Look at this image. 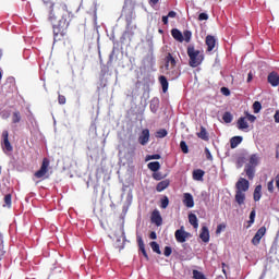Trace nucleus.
I'll use <instances>...</instances> for the list:
<instances>
[{
  "label": "nucleus",
  "instance_id": "1",
  "mask_svg": "<svg viewBox=\"0 0 279 279\" xmlns=\"http://www.w3.org/2000/svg\"><path fill=\"white\" fill-rule=\"evenodd\" d=\"M48 21L52 25L54 43H60L66 36V29H69V25L73 21V13L69 11V7L64 2H60L57 5L51 4Z\"/></svg>",
  "mask_w": 279,
  "mask_h": 279
},
{
  "label": "nucleus",
  "instance_id": "2",
  "mask_svg": "<svg viewBox=\"0 0 279 279\" xmlns=\"http://www.w3.org/2000/svg\"><path fill=\"white\" fill-rule=\"evenodd\" d=\"M187 56L190 58L189 64L192 66V69H196V66H199V64L204 62V53H202L199 50H196L195 46L187 47Z\"/></svg>",
  "mask_w": 279,
  "mask_h": 279
},
{
  "label": "nucleus",
  "instance_id": "3",
  "mask_svg": "<svg viewBox=\"0 0 279 279\" xmlns=\"http://www.w3.org/2000/svg\"><path fill=\"white\" fill-rule=\"evenodd\" d=\"M49 158H44L39 170L34 173V178H37V180H49V174H47L49 173Z\"/></svg>",
  "mask_w": 279,
  "mask_h": 279
},
{
  "label": "nucleus",
  "instance_id": "4",
  "mask_svg": "<svg viewBox=\"0 0 279 279\" xmlns=\"http://www.w3.org/2000/svg\"><path fill=\"white\" fill-rule=\"evenodd\" d=\"M1 146L4 151V154H8V151H14V147H12V144L10 143V133L8 130H4L1 135Z\"/></svg>",
  "mask_w": 279,
  "mask_h": 279
},
{
  "label": "nucleus",
  "instance_id": "5",
  "mask_svg": "<svg viewBox=\"0 0 279 279\" xmlns=\"http://www.w3.org/2000/svg\"><path fill=\"white\" fill-rule=\"evenodd\" d=\"M265 234H267V228L266 227H260L257 232L255 233V235L253 236L251 243L253 245H260V240L263 239V236H265Z\"/></svg>",
  "mask_w": 279,
  "mask_h": 279
},
{
  "label": "nucleus",
  "instance_id": "6",
  "mask_svg": "<svg viewBox=\"0 0 279 279\" xmlns=\"http://www.w3.org/2000/svg\"><path fill=\"white\" fill-rule=\"evenodd\" d=\"M235 189L240 191V193H246V191H250V181L245 178H240L235 183Z\"/></svg>",
  "mask_w": 279,
  "mask_h": 279
},
{
  "label": "nucleus",
  "instance_id": "7",
  "mask_svg": "<svg viewBox=\"0 0 279 279\" xmlns=\"http://www.w3.org/2000/svg\"><path fill=\"white\" fill-rule=\"evenodd\" d=\"M174 236L178 243H186V239H189V232L184 231V227L178 229L174 232Z\"/></svg>",
  "mask_w": 279,
  "mask_h": 279
},
{
  "label": "nucleus",
  "instance_id": "8",
  "mask_svg": "<svg viewBox=\"0 0 279 279\" xmlns=\"http://www.w3.org/2000/svg\"><path fill=\"white\" fill-rule=\"evenodd\" d=\"M4 89L7 93H14L16 90V78L9 76L4 83Z\"/></svg>",
  "mask_w": 279,
  "mask_h": 279
},
{
  "label": "nucleus",
  "instance_id": "9",
  "mask_svg": "<svg viewBox=\"0 0 279 279\" xmlns=\"http://www.w3.org/2000/svg\"><path fill=\"white\" fill-rule=\"evenodd\" d=\"M150 221L151 223H155L157 228H160L162 226V216L160 215V210L155 209L150 215Z\"/></svg>",
  "mask_w": 279,
  "mask_h": 279
},
{
  "label": "nucleus",
  "instance_id": "10",
  "mask_svg": "<svg viewBox=\"0 0 279 279\" xmlns=\"http://www.w3.org/2000/svg\"><path fill=\"white\" fill-rule=\"evenodd\" d=\"M205 45L207 46V51H213L217 45V39H215V36L213 35H207Z\"/></svg>",
  "mask_w": 279,
  "mask_h": 279
},
{
  "label": "nucleus",
  "instance_id": "11",
  "mask_svg": "<svg viewBox=\"0 0 279 279\" xmlns=\"http://www.w3.org/2000/svg\"><path fill=\"white\" fill-rule=\"evenodd\" d=\"M140 145H147L149 143V129H144L138 136Z\"/></svg>",
  "mask_w": 279,
  "mask_h": 279
},
{
  "label": "nucleus",
  "instance_id": "12",
  "mask_svg": "<svg viewBox=\"0 0 279 279\" xmlns=\"http://www.w3.org/2000/svg\"><path fill=\"white\" fill-rule=\"evenodd\" d=\"M183 204L186 208H193L195 206V201L193 199V195L191 193L183 194Z\"/></svg>",
  "mask_w": 279,
  "mask_h": 279
},
{
  "label": "nucleus",
  "instance_id": "13",
  "mask_svg": "<svg viewBox=\"0 0 279 279\" xmlns=\"http://www.w3.org/2000/svg\"><path fill=\"white\" fill-rule=\"evenodd\" d=\"M199 239L203 241V243H208L210 241V231L208 230V227H202Z\"/></svg>",
  "mask_w": 279,
  "mask_h": 279
},
{
  "label": "nucleus",
  "instance_id": "14",
  "mask_svg": "<svg viewBox=\"0 0 279 279\" xmlns=\"http://www.w3.org/2000/svg\"><path fill=\"white\" fill-rule=\"evenodd\" d=\"M137 245L144 258H146V260H149V255H147V251L145 250V242L143 241V238L141 235H137Z\"/></svg>",
  "mask_w": 279,
  "mask_h": 279
},
{
  "label": "nucleus",
  "instance_id": "15",
  "mask_svg": "<svg viewBox=\"0 0 279 279\" xmlns=\"http://www.w3.org/2000/svg\"><path fill=\"white\" fill-rule=\"evenodd\" d=\"M268 84L274 87L279 86V75L277 72H271L268 74Z\"/></svg>",
  "mask_w": 279,
  "mask_h": 279
},
{
  "label": "nucleus",
  "instance_id": "16",
  "mask_svg": "<svg viewBox=\"0 0 279 279\" xmlns=\"http://www.w3.org/2000/svg\"><path fill=\"white\" fill-rule=\"evenodd\" d=\"M171 36L174 38V40H178V43H184V35L180 29L178 28H172L171 29Z\"/></svg>",
  "mask_w": 279,
  "mask_h": 279
},
{
  "label": "nucleus",
  "instance_id": "17",
  "mask_svg": "<svg viewBox=\"0 0 279 279\" xmlns=\"http://www.w3.org/2000/svg\"><path fill=\"white\" fill-rule=\"evenodd\" d=\"M236 125H238V130L245 131L250 129V124H247V120L244 117H241L238 119Z\"/></svg>",
  "mask_w": 279,
  "mask_h": 279
},
{
  "label": "nucleus",
  "instance_id": "18",
  "mask_svg": "<svg viewBox=\"0 0 279 279\" xmlns=\"http://www.w3.org/2000/svg\"><path fill=\"white\" fill-rule=\"evenodd\" d=\"M177 62H175V58H173V54L168 53L166 57V69L167 71H169V66L170 69H174Z\"/></svg>",
  "mask_w": 279,
  "mask_h": 279
},
{
  "label": "nucleus",
  "instance_id": "19",
  "mask_svg": "<svg viewBox=\"0 0 279 279\" xmlns=\"http://www.w3.org/2000/svg\"><path fill=\"white\" fill-rule=\"evenodd\" d=\"M169 184H171V181H169L168 179L159 182L157 185H156V191L157 193H162V191H165L166 189H169Z\"/></svg>",
  "mask_w": 279,
  "mask_h": 279
},
{
  "label": "nucleus",
  "instance_id": "20",
  "mask_svg": "<svg viewBox=\"0 0 279 279\" xmlns=\"http://www.w3.org/2000/svg\"><path fill=\"white\" fill-rule=\"evenodd\" d=\"M241 143H243V137L242 136L231 137V140H230L231 149H236V147H239V145H241Z\"/></svg>",
  "mask_w": 279,
  "mask_h": 279
},
{
  "label": "nucleus",
  "instance_id": "21",
  "mask_svg": "<svg viewBox=\"0 0 279 279\" xmlns=\"http://www.w3.org/2000/svg\"><path fill=\"white\" fill-rule=\"evenodd\" d=\"M263 185H256L254 193H253V199L254 202H260V197H263Z\"/></svg>",
  "mask_w": 279,
  "mask_h": 279
},
{
  "label": "nucleus",
  "instance_id": "22",
  "mask_svg": "<svg viewBox=\"0 0 279 279\" xmlns=\"http://www.w3.org/2000/svg\"><path fill=\"white\" fill-rule=\"evenodd\" d=\"M235 202L239 206H243V204H245V193L235 191Z\"/></svg>",
  "mask_w": 279,
  "mask_h": 279
},
{
  "label": "nucleus",
  "instance_id": "23",
  "mask_svg": "<svg viewBox=\"0 0 279 279\" xmlns=\"http://www.w3.org/2000/svg\"><path fill=\"white\" fill-rule=\"evenodd\" d=\"M206 172L202 169H196L193 171V180H197L198 182H202L204 180V175Z\"/></svg>",
  "mask_w": 279,
  "mask_h": 279
},
{
  "label": "nucleus",
  "instance_id": "24",
  "mask_svg": "<svg viewBox=\"0 0 279 279\" xmlns=\"http://www.w3.org/2000/svg\"><path fill=\"white\" fill-rule=\"evenodd\" d=\"M158 80L162 87V93H167V90H169V81H167V76L161 75V76H159Z\"/></svg>",
  "mask_w": 279,
  "mask_h": 279
},
{
  "label": "nucleus",
  "instance_id": "25",
  "mask_svg": "<svg viewBox=\"0 0 279 279\" xmlns=\"http://www.w3.org/2000/svg\"><path fill=\"white\" fill-rule=\"evenodd\" d=\"M189 221L193 228L197 229L199 228V222L197 220V216L195 214H190L189 215Z\"/></svg>",
  "mask_w": 279,
  "mask_h": 279
},
{
  "label": "nucleus",
  "instance_id": "26",
  "mask_svg": "<svg viewBox=\"0 0 279 279\" xmlns=\"http://www.w3.org/2000/svg\"><path fill=\"white\" fill-rule=\"evenodd\" d=\"M148 169L150 171L157 172L160 170V162L159 161H151L147 165Z\"/></svg>",
  "mask_w": 279,
  "mask_h": 279
},
{
  "label": "nucleus",
  "instance_id": "27",
  "mask_svg": "<svg viewBox=\"0 0 279 279\" xmlns=\"http://www.w3.org/2000/svg\"><path fill=\"white\" fill-rule=\"evenodd\" d=\"M197 136L202 141H208V132L206 131V128L201 126V132L197 133Z\"/></svg>",
  "mask_w": 279,
  "mask_h": 279
},
{
  "label": "nucleus",
  "instance_id": "28",
  "mask_svg": "<svg viewBox=\"0 0 279 279\" xmlns=\"http://www.w3.org/2000/svg\"><path fill=\"white\" fill-rule=\"evenodd\" d=\"M245 173H246L248 180H254V173H255L254 167L247 166L245 168Z\"/></svg>",
  "mask_w": 279,
  "mask_h": 279
},
{
  "label": "nucleus",
  "instance_id": "29",
  "mask_svg": "<svg viewBox=\"0 0 279 279\" xmlns=\"http://www.w3.org/2000/svg\"><path fill=\"white\" fill-rule=\"evenodd\" d=\"M258 160H259L258 155L256 154L251 155L250 157L251 167H258Z\"/></svg>",
  "mask_w": 279,
  "mask_h": 279
},
{
  "label": "nucleus",
  "instance_id": "30",
  "mask_svg": "<svg viewBox=\"0 0 279 279\" xmlns=\"http://www.w3.org/2000/svg\"><path fill=\"white\" fill-rule=\"evenodd\" d=\"M21 111H14L12 114V123H21Z\"/></svg>",
  "mask_w": 279,
  "mask_h": 279
},
{
  "label": "nucleus",
  "instance_id": "31",
  "mask_svg": "<svg viewBox=\"0 0 279 279\" xmlns=\"http://www.w3.org/2000/svg\"><path fill=\"white\" fill-rule=\"evenodd\" d=\"M150 247L155 254H162L160 251V244H158V242H150Z\"/></svg>",
  "mask_w": 279,
  "mask_h": 279
},
{
  "label": "nucleus",
  "instance_id": "32",
  "mask_svg": "<svg viewBox=\"0 0 279 279\" xmlns=\"http://www.w3.org/2000/svg\"><path fill=\"white\" fill-rule=\"evenodd\" d=\"M3 206H7V208L12 207V194H7L4 196V205Z\"/></svg>",
  "mask_w": 279,
  "mask_h": 279
},
{
  "label": "nucleus",
  "instance_id": "33",
  "mask_svg": "<svg viewBox=\"0 0 279 279\" xmlns=\"http://www.w3.org/2000/svg\"><path fill=\"white\" fill-rule=\"evenodd\" d=\"M256 219V210H252L251 214H250V220L247 221L248 226L247 228H252V225L254 223Z\"/></svg>",
  "mask_w": 279,
  "mask_h": 279
},
{
  "label": "nucleus",
  "instance_id": "34",
  "mask_svg": "<svg viewBox=\"0 0 279 279\" xmlns=\"http://www.w3.org/2000/svg\"><path fill=\"white\" fill-rule=\"evenodd\" d=\"M222 120L225 121V123H232V113L230 112H225L222 116Z\"/></svg>",
  "mask_w": 279,
  "mask_h": 279
},
{
  "label": "nucleus",
  "instance_id": "35",
  "mask_svg": "<svg viewBox=\"0 0 279 279\" xmlns=\"http://www.w3.org/2000/svg\"><path fill=\"white\" fill-rule=\"evenodd\" d=\"M192 36H193V33H191V31L183 32V40H185V43H191Z\"/></svg>",
  "mask_w": 279,
  "mask_h": 279
},
{
  "label": "nucleus",
  "instance_id": "36",
  "mask_svg": "<svg viewBox=\"0 0 279 279\" xmlns=\"http://www.w3.org/2000/svg\"><path fill=\"white\" fill-rule=\"evenodd\" d=\"M193 278L194 279H206V276L203 275V272L199 270H193Z\"/></svg>",
  "mask_w": 279,
  "mask_h": 279
},
{
  "label": "nucleus",
  "instance_id": "37",
  "mask_svg": "<svg viewBox=\"0 0 279 279\" xmlns=\"http://www.w3.org/2000/svg\"><path fill=\"white\" fill-rule=\"evenodd\" d=\"M169 206V197L163 196L160 201V208L166 209Z\"/></svg>",
  "mask_w": 279,
  "mask_h": 279
},
{
  "label": "nucleus",
  "instance_id": "38",
  "mask_svg": "<svg viewBox=\"0 0 279 279\" xmlns=\"http://www.w3.org/2000/svg\"><path fill=\"white\" fill-rule=\"evenodd\" d=\"M262 108H263V105H260L259 101H255L253 104V110H254L255 114H258V112H260Z\"/></svg>",
  "mask_w": 279,
  "mask_h": 279
},
{
  "label": "nucleus",
  "instance_id": "39",
  "mask_svg": "<svg viewBox=\"0 0 279 279\" xmlns=\"http://www.w3.org/2000/svg\"><path fill=\"white\" fill-rule=\"evenodd\" d=\"M168 132L166 129H160L159 131H157L156 133V137L157 138H165V136H167Z\"/></svg>",
  "mask_w": 279,
  "mask_h": 279
},
{
  "label": "nucleus",
  "instance_id": "40",
  "mask_svg": "<svg viewBox=\"0 0 279 279\" xmlns=\"http://www.w3.org/2000/svg\"><path fill=\"white\" fill-rule=\"evenodd\" d=\"M180 148H181V151H183V154H189V145H186V142L181 141Z\"/></svg>",
  "mask_w": 279,
  "mask_h": 279
},
{
  "label": "nucleus",
  "instance_id": "41",
  "mask_svg": "<svg viewBox=\"0 0 279 279\" xmlns=\"http://www.w3.org/2000/svg\"><path fill=\"white\" fill-rule=\"evenodd\" d=\"M150 110L154 113L158 112V100H151V102H150Z\"/></svg>",
  "mask_w": 279,
  "mask_h": 279
},
{
  "label": "nucleus",
  "instance_id": "42",
  "mask_svg": "<svg viewBox=\"0 0 279 279\" xmlns=\"http://www.w3.org/2000/svg\"><path fill=\"white\" fill-rule=\"evenodd\" d=\"M3 254H5V251L3 250V235H0V260L3 258Z\"/></svg>",
  "mask_w": 279,
  "mask_h": 279
},
{
  "label": "nucleus",
  "instance_id": "43",
  "mask_svg": "<svg viewBox=\"0 0 279 279\" xmlns=\"http://www.w3.org/2000/svg\"><path fill=\"white\" fill-rule=\"evenodd\" d=\"M173 253V250L171 248V246H166L165 251H163V255L169 258V256H171V254Z\"/></svg>",
  "mask_w": 279,
  "mask_h": 279
},
{
  "label": "nucleus",
  "instance_id": "44",
  "mask_svg": "<svg viewBox=\"0 0 279 279\" xmlns=\"http://www.w3.org/2000/svg\"><path fill=\"white\" fill-rule=\"evenodd\" d=\"M223 230H226V223L218 225L217 229H216V234H221V232H223Z\"/></svg>",
  "mask_w": 279,
  "mask_h": 279
},
{
  "label": "nucleus",
  "instance_id": "45",
  "mask_svg": "<svg viewBox=\"0 0 279 279\" xmlns=\"http://www.w3.org/2000/svg\"><path fill=\"white\" fill-rule=\"evenodd\" d=\"M245 114L246 116L244 118H246V121H250V123H254V121H256V116L250 114L248 112H246Z\"/></svg>",
  "mask_w": 279,
  "mask_h": 279
},
{
  "label": "nucleus",
  "instance_id": "46",
  "mask_svg": "<svg viewBox=\"0 0 279 279\" xmlns=\"http://www.w3.org/2000/svg\"><path fill=\"white\" fill-rule=\"evenodd\" d=\"M146 160H160V155L159 154L148 155L146 156Z\"/></svg>",
  "mask_w": 279,
  "mask_h": 279
},
{
  "label": "nucleus",
  "instance_id": "47",
  "mask_svg": "<svg viewBox=\"0 0 279 279\" xmlns=\"http://www.w3.org/2000/svg\"><path fill=\"white\" fill-rule=\"evenodd\" d=\"M220 93H222L225 97H230V89L228 87H221Z\"/></svg>",
  "mask_w": 279,
  "mask_h": 279
},
{
  "label": "nucleus",
  "instance_id": "48",
  "mask_svg": "<svg viewBox=\"0 0 279 279\" xmlns=\"http://www.w3.org/2000/svg\"><path fill=\"white\" fill-rule=\"evenodd\" d=\"M58 101L61 106H64V104H66V97H64V95H59Z\"/></svg>",
  "mask_w": 279,
  "mask_h": 279
},
{
  "label": "nucleus",
  "instance_id": "49",
  "mask_svg": "<svg viewBox=\"0 0 279 279\" xmlns=\"http://www.w3.org/2000/svg\"><path fill=\"white\" fill-rule=\"evenodd\" d=\"M153 178H154V180L160 181V180H162L163 177H162L161 172H155L153 174Z\"/></svg>",
  "mask_w": 279,
  "mask_h": 279
},
{
  "label": "nucleus",
  "instance_id": "50",
  "mask_svg": "<svg viewBox=\"0 0 279 279\" xmlns=\"http://www.w3.org/2000/svg\"><path fill=\"white\" fill-rule=\"evenodd\" d=\"M267 189H268L269 193H274V180L268 182Z\"/></svg>",
  "mask_w": 279,
  "mask_h": 279
},
{
  "label": "nucleus",
  "instance_id": "51",
  "mask_svg": "<svg viewBox=\"0 0 279 279\" xmlns=\"http://www.w3.org/2000/svg\"><path fill=\"white\" fill-rule=\"evenodd\" d=\"M198 21H208V15L206 13H201L198 15Z\"/></svg>",
  "mask_w": 279,
  "mask_h": 279
},
{
  "label": "nucleus",
  "instance_id": "52",
  "mask_svg": "<svg viewBox=\"0 0 279 279\" xmlns=\"http://www.w3.org/2000/svg\"><path fill=\"white\" fill-rule=\"evenodd\" d=\"M205 154H206L207 160H213V154H210V149L205 148Z\"/></svg>",
  "mask_w": 279,
  "mask_h": 279
},
{
  "label": "nucleus",
  "instance_id": "53",
  "mask_svg": "<svg viewBox=\"0 0 279 279\" xmlns=\"http://www.w3.org/2000/svg\"><path fill=\"white\" fill-rule=\"evenodd\" d=\"M135 153H136V147H135V146H132V147L129 149V151H128L129 156H134Z\"/></svg>",
  "mask_w": 279,
  "mask_h": 279
},
{
  "label": "nucleus",
  "instance_id": "54",
  "mask_svg": "<svg viewBox=\"0 0 279 279\" xmlns=\"http://www.w3.org/2000/svg\"><path fill=\"white\" fill-rule=\"evenodd\" d=\"M175 16H178V13H175V11H170L168 13V19H175Z\"/></svg>",
  "mask_w": 279,
  "mask_h": 279
},
{
  "label": "nucleus",
  "instance_id": "55",
  "mask_svg": "<svg viewBox=\"0 0 279 279\" xmlns=\"http://www.w3.org/2000/svg\"><path fill=\"white\" fill-rule=\"evenodd\" d=\"M161 21H162L163 25H169V17H168V15H163L161 17Z\"/></svg>",
  "mask_w": 279,
  "mask_h": 279
},
{
  "label": "nucleus",
  "instance_id": "56",
  "mask_svg": "<svg viewBox=\"0 0 279 279\" xmlns=\"http://www.w3.org/2000/svg\"><path fill=\"white\" fill-rule=\"evenodd\" d=\"M274 119H275V123H279V110L276 111Z\"/></svg>",
  "mask_w": 279,
  "mask_h": 279
},
{
  "label": "nucleus",
  "instance_id": "57",
  "mask_svg": "<svg viewBox=\"0 0 279 279\" xmlns=\"http://www.w3.org/2000/svg\"><path fill=\"white\" fill-rule=\"evenodd\" d=\"M252 80H254V74H252V72H250V73L247 74V80H246V82L250 83V82H252Z\"/></svg>",
  "mask_w": 279,
  "mask_h": 279
},
{
  "label": "nucleus",
  "instance_id": "58",
  "mask_svg": "<svg viewBox=\"0 0 279 279\" xmlns=\"http://www.w3.org/2000/svg\"><path fill=\"white\" fill-rule=\"evenodd\" d=\"M149 239H153V240L158 239V235L156 234V232H155V231L150 232V234H149Z\"/></svg>",
  "mask_w": 279,
  "mask_h": 279
},
{
  "label": "nucleus",
  "instance_id": "59",
  "mask_svg": "<svg viewBox=\"0 0 279 279\" xmlns=\"http://www.w3.org/2000/svg\"><path fill=\"white\" fill-rule=\"evenodd\" d=\"M276 186L279 190V174L276 175Z\"/></svg>",
  "mask_w": 279,
  "mask_h": 279
},
{
  "label": "nucleus",
  "instance_id": "60",
  "mask_svg": "<svg viewBox=\"0 0 279 279\" xmlns=\"http://www.w3.org/2000/svg\"><path fill=\"white\" fill-rule=\"evenodd\" d=\"M158 1H160V0H149V3H150L151 5H157Z\"/></svg>",
  "mask_w": 279,
  "mask_h": 279
},
{
  "label": "nucleus",
  "instance_id": "61",
  "mask_svg": "<svg viewBox=\"0 0 279 279\" xmlns=\"http://www.w3.org/2000/svg\"><path fill=\"white\" fill-rule=\"evenodd\" d=\"M120 232H121L122 236H125V231L123 229V226H120Z\"/></svg>",
  "mask_w": 279,
  "mask_h": 279
},
{
  "label": "nucleus",
  "instance_id": "62",
  "mask_svg": "<svg viewBox=\"0 0 279 279\" xmlns=\"http://www.w3.org/2000/svg\"><path fill=\"white\" fill-rule=\"evenodd\" d=\"M3 77V73L0 71V80H2Z\"/></svg>",
  "mask_w": 279,
  "mask_h": 279
},
{
  "label": "nucleus",
  "instance_id": "63",
  "mask_svg": "<svg viewBox=\"0 0 279 279\" xmlns=\"http://www.w3.org/2000/svg\"><path fill=\"white\" fill-rule=\"evenodd\" d=\"M159 33L162 34V29H159Z\"/></svg>",
  "mask_w": 279,
  "mask_h": 279
},
{
  "label": "nucleus",
  "instance_id": "64",
  "mask_svg": "<svg viewBox=\"0 0 279 279\" xmlns=\"http://www.w3.org/2000/svg\"><path fill=\"white\" fill-rule=\"evenodd\" d=\"M1 56H2V53H1V51H0V60H1Z\"/></svg>",
  "mask_w": 279,
  "mask_h": 279
}]
</instances>
